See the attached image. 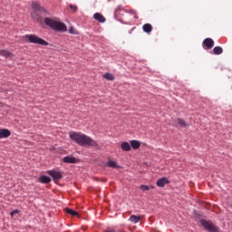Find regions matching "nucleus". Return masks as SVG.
I'll return each mask as SVG.
<instances>
[{
	"instance_id": "obj_1",
	"label": "nucleus",
	"mask_w": 232,
	"mask_h": 232,
	"mask_svg": "<svg viewBox=\"0 0 232 232\" xmlns=\"http://www.w3.org/2000/svg\"><path fill=\"white\" fill-rule=\"evenodd\" d=\"M69 137L79 146H92V148H97L99 146V143L92 139V137L81 132H70Z\"/></svg>"
},
{
	"instance_id": "obj_2",
	"label": "nucleus",
	"mask_w": 232,
	"mask_h": 232,
	"mask_svg": "<svg viewBox=\"0 0 232 232\" xmlns=\"http://www.w3.org/2000/svg\"><path fill=\"white\" fill-rule=\"evenodd\" d=\"M194 218L196 222H200L202 227L208 232H218V227L213 224L211 220H206L204 218V213L202 211L195 210Z\"/></svg>"
},
{
	"instance_id": "obj_3",
	"label": "nucleus",
	"mask_w": 232,
	"mask_h": 232,
	"mask_svg": "<svg viewBox=\"0 0 232 232\" xmlns=\"http://www.w3.org/2000/svg\"><path fill=\"white\" fill-rule=\"evenodd\" d=\"M44 24L47 26H50L52 30H56V32H66L67 30L66 24H64V23L55 21L52 18L45 17Z\"/></svg>"
},
{
	"instance_id": "obj_4",
	"label": "nucleus",
	"mask_w": 232,
	"mask_h": 232,
	"mask_svg": "<svg viewBox=\"0 0 232 232\" xmlns=\"http://www.w3.org/2000/svg\"><path fill=\"white\" fill-rule=\"evenodd\" d=\"M24 41L31 43V44H40V46H48V42L35 34H25Z\"/></svg>"
},
{
	"instance_id": "obj_5",
	"label": "nucleus",
	"mask_w": 232,
	"mask_h": 232,
	"mask_svg": "<svg viewBox=\"0 0 232 232\" xmlns=\"http://www.w3.org/2000/svg\"><path fill=\"white\" fill-rule=\"evenodd\" d=\"M47 173H48V175H50V177L53 178L54 182H59V180H61V179H63V173H61L60 171L48 170Z\"/></svg>"
},
{
	"instance_id": "obj_6",
	"label": "nucleus",
	"mask_w": 232,
	"mask_h": 232,
	"mask_svg": "<svg viewBox=\"0 0 232 232\" xmlns=\"http://www.w3.org/2000/svg\"><path fill=\"white\" fill-rule=\"evenodd\" d=\"M32 8L34 12H39L40 14H46V9L41 6V5H39V3L37 2H33Z\"/></svg>"
},
{
	"instance_id": "obj_7",
	"label": "nucleus",
	"mask_w": 232,
	"mask_h": 232,
	"mask_svg": "<svg viewBox=\"0 0 232 232\" xmlns=\"http://www.w3.org/2000/svg\"><path fill=\"white\" fill-rule=\"evenodd\" d=\"M39 11H32L31 12V17L34 21L36 23H42L43 17H41V14H39Z\"/></svg>"
},
{
	"instance_id": "obj_8",
	"label": "nucleus",
	"mask_w": 232,
	"mask_h": 232,
	"mask_svg": "<svg viewBox=\"0 0 232 232\" xmlns=\"http://www.w3.org/2000/svg\"><path fill=\"white\" fill-rule=\"evenodd\" d=\"M203 46H206V48H208V50H211V48H213V46H215V42L211 38H206L203 41Z\"/></svg>"
},
{
	"instance_id": "obj_9",
	"label": "nucleus",
	"mask_w": 232,
	"mask_h": 232,
	"mask_svg": "<svg viewBox=\"0 0 232 232\" xmlns=\"http://www.w3.org/2000/svg\"><path fill=\"white\" fill-rule=\"evenodd\" d=\"M12 135L10 130L8 129H0V139H8Z\"/></svg>"
},
{
	"instance_id": "obj_10",
	"label": "nucleus",
	"mask_w": 232,
	"mask_h": 232,
	"mask_svg": "<svg viewBox=\"0 0 232 232\" xmlns=\"http://www.w3.org/2000/svg\"><path fill=\"white\" fill-rule=\"evenodd\" d=\"M93 19L98 21V23H106V17L102 15L101 13H96L93 14Z\"/></svg>"
},
{
	"instance_id": "obj_11",
	"label": "nucleus",
	"mask_w": 232,
	"mask_h": 232,
	"mask_svg": "<svg viewBox=\"0 0 232 232\" xmlns=\"http://www.w3.org/2000/svg\"><path fill=\"white\" fill-rule=\"evenodd\" d=\"M63 160L65 164H77V159L74 157L67 156L64 157Z\"/></svg>"
},
{
	"instance_id": "obj_12",
	"label": "nucleus",
	"mask_w": 232,
	"mask_h": 232,
	"mask_svg": "<svg viewBox=\"0 0 232 232\" xmlns=\"http://www.w3.org/2000/svg\"><path fill=\"white\" fill-rule=\"evenodd\" d=\"M0 55L2 57H5V59H8V57L10 59H14V53H12L11 52H9L7 50H0Z\"/></svg>"
},
{
	"instance_id": "obj_13",
	"label": "nucleus",
	"mask_w": 232,
	"mask_h": 232,
	"mask_svg": "<svg viewBox=\"0 0 232 232\" xmlns=\"http://www.w3.org/2000/svg\"><path fill=\"white\" fill-rule=\"evenodd\" d=\"M166 184H169V180L168 179V178H161L157 181V186L159 188H164Z\"/></svg>"
},
{
	"instance_id": "obj_14",
	"label": "nucleus",
	"mask_w": 232,
	"mask_h": 232,
	"mask_svg": "<svg viewBox=\"0 0 232 232\" xmlns=\"http://www.w3.org/2000/svg\"><path fill=\"white\" fill-rule=\"evenodd\" d=\"M142 30L145 34H151V32H153V25H151V24H145L142 26Z\"/></svg>"
},
{
	"instance_id": "obj_15",
	"label": "nucleus",
	"mask_w": 232,
	"mask_h": 232,
	"mask_svg": "<svg viewBox=\"0 0 232 232\" xmlns=\"http://www.w3.org/2000/svg\"><path fill=\"white\" fill-rule=\"evenodd\" d=\"M106 164H107L108 168H112L113 169H117L121 168V166H119L116 161L111 160H108Z\"/></svg>"
},
{
	"instance_id": "obj_16",
	"label": "nucleus",
	"mask_w": 232,
	"mask_h": 232,
	"mask_svg": "<svg viewBox=\"0 0 232 232\" xmlns=\"http://www.w3.org/2000/svg\"><path fill=\"white\" fill-rule=\"evenodd\" d=\"M130 146L133 150H139L140 148V142L137 140H130Z\"/></svg>"
},
{
	"instance_id": "obj_17",
	"label": "nucleus",
	"mask_w": 232,
	"mask_h": 232,
	"mask_svg": "<svg viewBox=\"0 0 232 232\" xmlns=\"http://www.w3.org/2000/svg\"><path fill=\"white\" fill-rule=\"evenodd\" d=\"M121 148L123 151H130L131 150V145L126 141L121 143Z\"/></svg>"
},
{
	"instance_id": "obj_18",
	"label": "nucleus",
	"mask_w": 232,
	"mask_h": 232,
	"mask_svg": "<svg viewBox=\"0 0 232 232\" xmlns=\"http://www.w3.org/2000/svg\"><path fill=\"white\" fill-rule=\"evenodd\" d=\"M40 182L42 184H50V182H52V179L48 176H41Z\"/></svg>"
},
{
	"instance_id": "obj_19",
	"label": "nucleus",
	"mask_w": 232,
	"mask_h": 232,
	"mask_svg": "<svg viewBox=\"0 0 232 232\" xmlns=\"http://www.w3.org/2000/svg\"><path fill=\"white\" fill-rule=\"evenodd\" d=\"M129 220L133 224H139V222H140V217L132 215L130 217Z\"/></svg>"
},
{
	"instance_id": "obj_20",
	"label": "nucleus",
	"mask_w": 232,
	"mask_h": 232,
	"mask_svg": "<svg viewBox=\"0 0 232 232\" xmlns=\"http://www.w3.org/2000/svg\"><path fill=\"white\" fill-rule=\"evenodd\" d=\"M223 53H224V49H222V47H220V46H216L213 49L214 55H220Z\"/></svg>"
},
{
	"instance_id": "obj_21",
	"label": "nucleus",
	"mask_w": 232,
	"mask_h": 232,
	"mask_svg": "<svg viewBox=\"0 0 232 232\" xmlns=\"http://www.w3.org/2000/svg\"><path fill=\"white\" fill-rule=\"evenodd\" d=\"M66 209V213H68L69 215H72V217H79V213L72 208H65Z\"/></svg>"
},
{
	"instance_id": "obj_22",
	"label": "nucleus",
	"mask_w": 232,
	"mask_h": 232,
	"mask_svg": "<svg viewBox=\"0 0 232 232\" xmlns=\"http://www.w3.org/2000/svg\"><path fill=\"white\" fill-rule=\"evenodd\" d=\"M103 78L106 79L107 81H115V76L113 74L107 72L103 75Z\"/></svg>"
},
{
	"instance_id": "obj_23",
	"label": "nucleus",
	"mask_w": 232,
	"mask_h": 232,
	"mask_svg": "<svg viewBox=\"0 0 232 232\" xmlns=\"http://www.w3.org/2000/svg\"><path fill=\"white\" fill-rule=\"evenodd\" d=\"M178 123L179 124V126H183V128H186V126H188V123H186V121L180 118L178 119Z\"/></svg>"
},
{
	"instance_id": "obj_24",
	"label": "nucleus",
	"mask_w": 232,
	"mask_h": 232,
	"mask_svg": "<svg viewBox=\"0 0 232 232\" xmlns=\"http://www.w3.org/2000/svg\"><path fill=\"white\" fill-rule=\"evenodd\" d=\"M69 33L72 34L73 35H77V34H79V32H77V30H75L73 27H70Z\"/></svg>"
},
{
	"instance_id": "obj_25",
	"label": "nucleus",
	"mask_w": 232,
	"mask_h": 232,
	"mask_svg": "<svg viewBox=\"0 0 232 232\" xmlns=\"http://www.w3.org/2000/svg\"><path fill=\"white\" fill-rule=\"evenodd\" d=\"M19 212H20L19 209H14L10 212V217L14 218V215H18Z\"/></svg>"
},
{
	"instance_id": "obj_26",
	"label": "nucleus",
	"mask_w": 232,
	"mask_h": 232,
	"mask_svg": "<svg viewBox=\"0 0 232 232\" xmlns=\"http://www.w3.org/2000/svg\"><path fill=\"white\" fill-rule=\"evenodd\" d=\"M140 189L141 191H150V188L146 185H141Z\"/></svg>"
},
{
	"instance_id": "obj_27",
	"label": "nucleus",
	"mask_w": 232,
	"mask_h": 232,
	"mask_svg": "<svg viewBox=\"0 0 232 232\" xmlns=\"http://www.w3.org/2000/svg\"><path fill=\"white\" fill-rule=\"evenodd\" d=\"M129 13H130V14H132V15H135V18L138 19V17H137V11H135V10H133V9H130V10L129 11Z\"/></svg>"
},
{
	"instance_id": "obj_28",
	"label": "nucleus",
	"mask_w": 232,
	"mask_h": 232,
	"mask_svg": "<svg viewBox=\"0 0 232 232\" xmlns=\"http://www.w3.org/2000/svg\"><path fill=\"white\" fill-rule=\"evenodd\" d=\"M70 8L72 12H77V5H70Z\"/></svg>"
},
{
	"instance_id": "obj_29",
	"label": "nucleus",
	"mask_w": 232,
	"mask_h": 232,
	"mask_svg": "<svg viewBox=\"0 0 232 232\" xmlns=\"http://www.w3.org/2000/svg\"><path fill=\"white\" fill-rule=\"evenodd\" d=\"M204 204H209V202H204Z\"/></svg>"
},
{
	"instance_id": "obj_30",
	"label": "nucleus",
	"mask_w": 232,
	"mask_h": 232,
	"mask_svg": "<svg viewBox=\"0 0 232 232\" xmlns=\"http://www.w3.org/2000/svg\"><path fill=\"white\" fill-rule=\"evenodd\" d=\"M231 208H232V205H231Z\"/></svg>"
}]
</instances>
